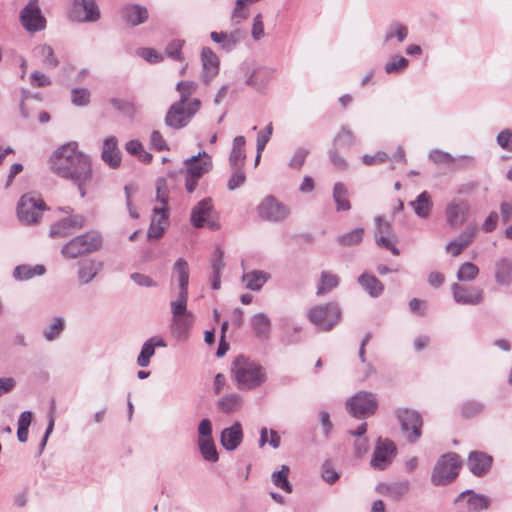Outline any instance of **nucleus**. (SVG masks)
Instances as JSON below:
<instances>
[{"mask_svg":"<svg viewBox=\"0 0 512 512\" xmlns=\"http://www.w3.org/2000/svg\"><path fill=\"white\" fill-rule=\"evenodd\" d=\"M69 163L77 164L82 171L79 174L74 172L76 179L85 173L88 168V156L78 151V144L76 142H68L58 148L50 158L51 169L57 175H71L67 165Z\"/></svg>","mask_w":512,"mask_h":512,"instance_id":"f257e3e1","label":"nucleus"},{"mask_svg":"<svg viewBox=\"0 0 512 512\" xmlns=\"http://www.w3.org/2000/svg\"><path fill=\"white\" fill-rule=\"evenodd\" d=\"M462 461L454 452L442 455L434 466L431 482L435 486H445L451 483L459 474Z\"/></svg>","mask_w":512,"mask_h":512,"instance_id":"f03ea898","label":"nucleus"},{"mask_svg":"<svg viewBox=\"0 0 512 512\" xmlns=\"http://www.w3.org/2000/svg\"><path fill=\"white\" fill-rule=\"evenodd\" d=\"M101 245V236L97 232H88L68 241L62 247L61 254L67 259H74L99 250Z\"/></svg>","mask_w":512,"mask_h":512,"instance_id":"7ed1b4c3","label":"nucleus"},{"mask_svg":"<svg viewBox=\"0 0 512 512\" xmlns=\"http://www.w3.org/2000/svg\"><path fill=\"white\" fill-rule=\"evenodd\" d=\"M231 372L240 390H251L256 386V361L254 359L239 355L232 363Z\"/></svg>","mask_w":512,"mask_h":512,"instance_id":"20e7f679","label":"nucleus"},{"mask_svg":"<svg viewBox=\"0 0 512 512\" xmlns=\"http://www.w3.org/2000/svg\"><path fill=\"white\" fill-rule=\"evenodd\" d=\"M308 319L323 331H330L341 318V309L336 302L316 305L309 309Z\"/></svg>","mask_w":512,"mask_h":512,"instance_id":"39448f33","label":"nucleus"},{"mask_svg":"<svg viewBox=\"0 0 512 512\" xmlns=\"http://www.w3.org/2000/svg\"><path fill=\"white\" fill-rule=\"evenodd\" d=\"M200 107L201 101L199 99H193L187 104L177 101L168 109L165 123L173 129H181L190 122Z\"/></svg>","mask_w":512,"mask_h":512,"instance_id":"423d86ee","label":"nucleus"},{"mask_svg":"<svg viewBox=\"0 0 512 512\" xmlns=\"http://www.w3.org/2000/svg\"><path fill=\"white\" fill-rule=\"evenodd\" d=\"M46 204L40 196L34 193L24 194L17 205L18 219L27 225L38 223Z\"/></svg>","mask_w":512,"mask_h":512,"instance_id":"0eeeda50","label":"nucleus"},{"mask_svg":"<svg viewBox=\"0 0 512 512\" xmlns=\"http://www.w3.org/2000/svg\"><path fill=\"white\" fill-rule=\"evenodd\" d=\"M395 415L401 426V430L410 443L416 442L422 434V417L416 410L408 408H399Z\"/></svg>","mask_w":512,"mask_h":512,"instance_id":"6e6552de","label":"nucleus"},{"mask_svg":"<svg viewBox=\"0 0 512 512\" xmlns=\"http://www.w3.org/2000/svg\"><path fill=\"white\" fill-rule=\"evenodd\" d=\"M377 400L373 393L360 391L346 403L349 412L356 418L362 419L372 415L377 409Z\"/></svg>","mask_w":512,"mask_h":512,"instance_id":"1a4fd4ad","label":"nucleus"},{"mask_svg":"<svg viewBox=\"0 0 512 512\" xmlns=\"http://www.w3.org/2000/svg\"><path fill=\"white\" fill-rule=\"evenodd\" d=\"M258 214L270 222H282L290 214L289 208L274 196H267L258 206Z\"/></svg>","mask_w":512,"mask_h":512,"instance_id":"9d476101","label":"nucleus"},{"mask_svg":"<svg viewBox=\"0 0 512 512\" xmlns=\"http://www.w3.org/2000/svg\"><path fill=\"white\" fill-rule=\"evenodd\" d=\"M451 290L457 304L476 306L484 300V291L479 287L453 283Z\"/></svg>","mask_w":512,"mask_h":512,"instance_id":"9b49d317","label":"nucleus"},{"mask_svg":"<svg viewBox=\"0 0 512 512\" xmlns=\"http://www.w3.org/2000/svg\"><path fill=\"white\" fill-rule=\"evenodd\" d=\"M85 218L82 215H69L51 225L49 235L51 238H65L83 228Z\"/></svg>","mask_w":512,"mask_h":512,"instance_id":"f8f14e48","label":"nucleus"},{"mask_svg":"<svg viewBox=\"0 0 512 512\" xmlns=\"http://www.w3.org/2000/svg\"><path fill=\"white\" fill-rule=\"evenodd\" d=\"M21 23L27 31L36 32L44 29L45 19L38 7V0H30L20 13Z\"/></svg>","mask_w":512,"mask_h":512,"instance_id":"ddd939ff","label":"nucleus"},{"mask_svg":"<svg viewBox=\"0 0 512 512\" xmlns=\"http://www.w3.org/2000/svg\"><path fill=\"white\" fill-rule=\"evenodd\" d=\"M470 205L466 200L453 199L448 202L445 208V217L447 224L452 228L462 226L469 214Z\"/></svg>","mask_w":512,"mask_h":512,"instance_id":"4468645a","label":"nucleus"},{"mask_svg":"<svg viewBox=\"0 0 512 512\" xmlns=\"http://www.w3.org/2000/svg\"><path fill=\"white\" fill-rule=\"evenodd\" d=\"M395 453L396 446L392 441L379 439L370 464L374 469L384 470L391 463Z\"/></svg>","mask_w":512,"mask_h":512,"instance_id":"2eb2a0df","label":"nucleus"},{"mask_svg":"<svg viewBox=\"0 0 512 512\" xmlns=\"http://www.w3.org/2000/svg\"><path fill=\"white\" fill-rule=\"evenodd\" d=\"M184 164L186 166V175L198 179L202 178L203 175L208 173L213 167L211 156L205 151L187 158Z\"/></svg>","mask_w":512,"mask_h":512,"instance_id":"dca6fc26","label":"nucleus"},{"mask_svg":"<svg viewBox=\"0 0 512 512\" xmlns=\"http://www.w3.org/2000/svg\"><path fill=\"white\" fill-rule=\"evenodd\" d=\"M71 17L78 22H95L100 18V11L95 0H74Z\"/></svg>","mask_w":512,"mask_h":512,"instance_id":"f3484780","label":"nucleus"},{"mask_svg":"<svg viewBox=\"0 0 512 512\" xmlns=\"http://www.w3.org/2000/svg\"><path fill=\"white\" fill-rule=\"evenodd\" d=\"M156 202L157 204L153 208L154 217L152 220H156V225L164 226L165 229L167 225L168 191L164 179H159L156 183Z\"/></svg>","mask_w":512,"mask_h":512,"instance_id":"a211bd4d","label":"nucleus"},{"mask_svg":"<svg viewBox=\"0 0 512 512\" xmlns=\"http://www.w3.org/2000/svg\"><path fill=\"white\" fill-rule=\"evenodd\" d=\"M476 232V226L466 228L457 238L447 243L446 251L454 257L459 256L473 242Z\"/></svg>","mask_w":512,"mask_h":512,"instance_id":"6ab92c4d","label":"nucleus"},{"mask_svg":"<svg viewBox=\"0 0 512 512\" xmlns=\"http://www.w3.org/2000/svg\"><path fill=\"white\" fill-rule=\"evenodd\" d=\"M493 458L481 451H472L468 456L467 465L475 476H483L491 468Z\"/></svg>","mask_w":512,"mask_h":512,"instance_id":"aec40b11","label":"nucleus"},{"mask_svg":"<svg viewBox=\"0 0 512 512\" xmlns=\"http://www.w3.org/2000/svg\"><path fill=\"white\" fill-rule=\"evenodd\" d=\"M201 60L203 80L209 83L219 72V58L209 47H204L201 51Z\"/></svg>","mask_w":512,"mask_h":512,"instance_id":"412c9836","label":"nucleus"},{"mask_svg":"<svg viewBox=\"0 0 512 512\" xmlns=\"http://www.w3.org/2000/svg\"><path fill=\"white\" fill-rule=\"evenodd\" d=\"M213 210L211 198L201 200L191 211V223L195 228L203 227L210 219Z\"/></svg>","mask_w":512,"mask_h":512,"instance_id":"4be33fe9","label":"nucleus"},{"mask_svg":"<svg viewBox=\"0 0 512 512\" xmlns=\"http://www.w3.org/2000/svg\"><path fill=\"white\" fill-rule=\"evenodd\" d=\"M243 432L240 423H234L231 427L223 429L220 435V443L228 451L235 450L242 442Z\"/></svg>","mask_w":512,"mask_h":512,"instance_id":"5701e85b","label":"nucleus"},{"mask_svg":"<svg viewBox=\"0 0 512 512\" xmlns=\"http://www.w3.org/2000/svg\"><path fill=\"white\" fill-rule=\"evenodd\" d=\"M101 156L103 161L111 168H116L120 165L121 155L116 137L110 136L104 140Z\"/></svg>","mask_w":512,"mask_h":512,"instance_id":"b1692460","label":"nucleus"},{"mask_svg":"<svg viewBox=\"0 0 512 512\" xmlns=\"http://www.w3.org/2000/svg\"><path fill=\"white\" fill-rule=\"evenodd\" d=\"M67 168H68L69 172H71V175L69 174V175H59V176L62 177V178L69 179V180L73 181L78 186V189L80 191L81 197H84L86 195V191H85L84 186L86 184L90 183L91 180H92V169H91L90 159L88 158V168L84 170L85 173L83 175H81L79 177V179H76V177L74 176V172L76 174H79V172L80 173L82 172L79 169L77 164L69 163V165H67Z\"/></svg>","mask_w":512,"mask_h":512,"instance_id":"393cba45","label":"nucleus"},{"mask_svg":"<svg viewBox=\"0 0 512 512\" xmlns=\"http://www.w3.org/2000/svg\"><path fill=\"white\" fill-rule=\"evenodd\" d=\"M494 277L497 284L509 286L512 283V259L503 257L495 261Z\"/></svg>","mask_w":512,"mask_h":512,"instance_id":"a878e982","label":"nucleus"},{"mask_svg":"<svg viewBox=\"0 0 512 512\" xmlns=\"http://www.w3.org/2000/svg\"><path fill=\"white\" fill-rule=\"evenodd\" d=\"M210 37L215 43L221 44L222 49L231 51L242 39L243 33L240 30H234L231 33L211 32Z\"/></svg>","mask_w":512,"mask_h":512,"instance_id":"bb28decb","label":"nucleus"},{"mask_svg":"<svg viewBox=\"0 0 512 512\" xmlns=\"http://www.w3.org/2000/svg\"><path fill=\"white\" fill-rule=\"evenodd\" d=\"M124 20L131 26H137L147 21L148 10L140 5H126L122 9Z\"/></svg>","mask_w":512,"mask_h":512,"instance_id":"cd10ccee","label":"nucleus"},{"mask_svg":"<svg viewBox=\"0 0 512 512\" xmlns=\"http://www.w3.org/2000/svg\"><path fill=\"white\" fill-rule=\"evenodd\" d=\"M464 496H468V508L473 512H480L482 510L488 509L489 507V498L485 495L477 494L471 489L461 492L455 499V502L460 501Z\"/></svg>","mask_w":512,"mask_h":512,"instance_id":"c85d7f7f","label":"nucleus"},{"mask_svg":"<svg viewBox=\"0 0 512 512\" xmlns=\"http://www.w3.org/2000/svg\"><path fill=\"white\" fill-rule=\"evenodd\" d=\"M156 347H166L165 341L162 338L152 337L143 344L141 352L137 358V364L140 367H147L149 365Z\"/></svg>","mask_w":512,"mask_h":512,"instance_id":"c756f323","label":"nucleus"},{"mask_svg":"<svg viewBox=\"0 0 512 512\" xmlns=\"http://www.w3.org/2000/svg\"><path fill=\"white\" fill-rule=\"evenodd\" d=\"M410 205L419 218L427 219L433 208L431 195L427 191H423L410 202Z\"/></svg>","mask_w":512,"mask_h":512,"instance_id":"7c9ffc66","label":"nucleus"},{"mask_svg":"<svg viewBox=\"0 0 512 512\" xmlns=\"http://www.w3.org/2000/svg\"><path fill=\"white\" fill-rule=\"evenodd\" d=\"M102 263L94 260L81 262L78 269L79 283L84 285L90 283L102 269Z\"/></svg>","mask_w":512,"mask_h":512,"instance_id":"2f4dec72","label":"nucleus"},{"mask_svg":"<svg viewBox=\"0 0 512 512\" xmlns=\"http://www.w3.org/2000/svg\"><path fill=\"white\" fill-rule=\"evenodd\" d=\"M246 159L245 138L236 136L233 139L232 149L229 155L230 167H243Z\"/></svg>","mask_w":512,"mask_h":512,"instance_id":"473e14b6","label":"nucleus"},{"mask_svg":"<svg viewBox=\"0 0 512 512\" xmlns=\"http://www.w3.org/2000/svg\"><path fill=\"white\" fill-rule=\"evenodd\" d=\"M340 283V278L337 274L329 271H322L317 285L316 295L324 296L335 289Z\"/></svg>","mask_w":512,"mask_h":512,"instance_id":"72a5a7b5","label":"nucleus"},{"mask_svg":"<svg viewBox=\"0 0 512 512\" xmlns=\"http://www.w3.org/2000/svg\"><path fill=\"white\" fill-rule=\"evenodd\" d=\"M358 282L363 287V289L373 298L379 297L384 290V285L382 282L375 276L369 275L367 273L360 275Z\"/></svg>","mask_w":512,"mask_h":512,"instance_id":"f704fd0d","label":"nucleus"},{"mask_svg":"<svg viewBox=\"0 0 512 512\" xmlns=\"http://www.w3.org/2000/svg\"><path fill=\"white\" fill-rule=\"evenodd\" d=\"M194 323L193 313L172 317V330L176 333L177 337H185Z\"/></svg>","mask_w":512,"mask_h":512,"instance_id":"c9c22d12","label":"nucleus"},{"mask_svg":"<svg viewBox=\"0 0 512 512\" xmlns=\"http://www.w3.org/2000/svg\"><path fill=\"white\" fill-rule=\"evenodd\" d=\"M45 273V267L37 264L34 266L30 265H18L13 271V277L17 281H26L32 279L35 276H41Z\"/></svg>","mask_w":512,"mask_h":512,"instance_id":"e433bc0d","label":"nucleus"},{"mask_svg":"<svg viewBox=\"0 0 512 512\" xmlns=\"http://www.w3.org/2000/svg\"><path fill=\"white\" fill-rule=\"evenodd\" d=\"M333 199L338 212L348 211L351 209V204L348 199V190L343 183L337 182L334 184Z\"/></svg>","mask_w":512,"mask_h":512,"instance_id":"4c0bfd02","label":"nucleus"},{"mask_svg":"<svg viewBox=\"0 0 512 512\" xmlns=\"http://www.w3.org/2000/svg\"><path fill=\"white\" fill-rule=\"evenodd\" d=\"M173 273L179 282V291H188L189 266L183 258L177 259L173 266Z\"/></svg>","mask_w":512,"mask_h":512,"instance_id":"58836bf2","label":"nucleus"},{"mask_svg":"<svg viewBox=\"0 0 512 512\" xmlns=\"http://www.w3.org/2000/svg\"><path fill=\"white\" fill-rule=\"evenodd\" d=\"M241 406L242 398L236 393L227 394L217 402L218 410L226 414L237 411Z\"/></svg>","mask_w":512,"mask_h":512,"instance_id":"ea45409f","label":"nucleus"},{"mask_svg":"<svg viewBox=\"0 0 512 512\" xmlns=\"http://www.w3.org/2000/svg\"><path fill=\"white\" fill-rule=\"evenodd\" d=\"M410 490V482L406 479L396 481L389 485L383 486L382 492L391 497L393 500H399Z\"/></svg>","mask_w":512,"mask_h":512,"instance_id":"a19ab883","label":"nucleus"},{"mask_svg":"<svg viewBox=\"0 0 512 512\" xmlns=\"http://www.w3.org/2000/svg\"><path fill=\"white\" fill-rule=\"evenodd\" d=\"M197 444L201 453V456L205 461L215 463L219 459V454L213 438L210 439H198Z\"/></svg>","mask_w":512,"mask_h":512,"instance_id":"79ce46f5","label":"nucleus"},{"mask_svg":"<svg viewBox=\"0 0 512 512\" xmlns=\"http://www.w3.org/2000/svg\"><path fill=\"white\" fill-rule=\"evenodd\" d=\"M36 56L42 59L43 65L47 68H56L59 65V60L54 54V50L50 45L42 44L34 49Z\"/></svg>","mask_w":512,"mask_h":512,"instance_id":"37998d69","label":"nucleus"},{"mask_svg":"<svg viewBox=\"0 0 512 512\" xmlns=\"http://www.w3.org/2000/svg\"><path fill=\"white\" fill-rule=\"evenodd\" d=\"M255 2L256 0H236L235 7L231 14V19L236 23L247 19L250 13V8Z\"/></svg>","mask_w":512,"mask_h":512,"instance_id":"c03bdc74","label":"nucleus"},{"mask_svg":"<svg viewBox=\"0 0 512 512\" xmlns=\"http://www.w3.org/2000/svg\"><path fill=\"white\" fill-rule=\"evenodd\" d=\"M479 275V268L472 262L463 263L456 274L457 280L460 282H471Z\"/></svg>","mask_w":512,"mask_h":512,"instance_id":"a18cd8bd","label":"nucleus"},{"mask_svg":"<svg viewBox=\"0 0 512 512\" xmlns=\"http://www.w3.org/2000/svg\"><path fill=\"white\" fill-rule=\"evenodd\" d=\"M289 467L283 465L279 471L272 474L273 484L287 493L292 492V485L288 481Z\"/></svg>","mask_w":512,"mask_h":512,"instance_id":"49530a36","label":"nucleus"},{"mask_svg":"<svg viewBox=\"0 0 512 512\" xmlns=\"http://www.w3.org/2000/svg\"><path fill=\"white\" fill-rule=\"evenodd\" d=\"M32 421V413L27 410L20 414L18 418V429H17V438L19 442L25 443L28 440V432L29 426Z\"/></svg>","mask_w":512,"mask_h":512,"instance_id":"de8ad7c7","label":"nucleus"},{"mask_svg":"<svg viewBox=\"0 0 512 512\" xmlns=\"http://www.w3.org/2000/svg\"><path fill=\"white\" fill-rule=\"evenodd\" d=\"M187 302L188 291H179L177 298L170 303L172 317L191 313L187 310Z\"/></svg>","mask_w":512,"mask_h":512,"instance_id":"09e8293b","label":"nucleus"},{"mask_svg":"<svg viewBox=\"0 0 512 512\" xmlns=\"http://www.w3.org/2000/svg\"><path fill=\"white\" fill-rule=\"evenodd\" d=\"M408 35V29L401 23L395 22L392 23L386 30L385 34V42L390 41L394 37L397 38L399 42H403Z\"/></svg>","mask_w":512,"mask_h":512,"instance_id":"8fccbe9b","label":"nucleus"},{"mask_svg":"<svg viewBox=\"0 0 512 512\" xmlns=\"http://www.w3.org/2000/svg\"><path fill=\"white\" fill-rule=\"evenodd\" d=\"M364 235L363 228H355L348 233H345L338 238V242L343 246H352L359 244Z\"/></svg>","mask_w":512,"mask_h":512,"instance_id":"3c124183","label":"nucleus"},{"mask_svg":"<svg viewBox=\"0 0 512 512\" xmlns=\"http://www.w3.org/2000/svg\"><path fill=\"white\" fill-rule=\"evenodd\" d=\"M231 169L233 172L227 182V188L228 190L233 191L245 183L246 174L243 170V167H231Z\"/></svg>","mask_w":512,"mask_h":512,"instance_id":"603ef678","label":"nucleus"},{"mask_svg":"<svg viewBox=\"0 0 512 512\" xmlns=\"http://www.w3.org/2000/svg\"><path fill=\"white\" fill-rule=\"evenodd\" d=\"M197 84L193 81H181L177 84L176 89L180 93L178 102L187 104L190 96L196 91Z\"/></svg>","mask_w":512,"mask_h":512,"instance_id":"864d4df0","label":"nucleus"},{"mask_svg":"<svg viewBox=\"0 0 512 512\" xmlns=\"http://www.w3.org/2000/svg\"><path fill=\"white\" fill-rule=\"evenodd\" d=\"M64 319L61 317L55 318L52 323L44 330V336L48 341L56 339L64 329Z\"/></svg>","mask_w":512,"mask_h":512,"instance_id":"5fc2aeb1","label":"nucleus"},{"mask_svg":"<svg viewBox=\"0 0 512 512\" xmlns=\"http://www.w3.org/2000/svg\"><path fill=\"white\" fill-rule=\"evenodd\" d=\"M409 61L403 56H395L385 64V72L387 74L398 73L408 66Z\"/></svg>","mask_w":512,"mask_h":512,"instance_id":"6e6d98bb","label":"nucleus"},{"mask_svg":"<svg viewBox=\"0 0 512 512\" xmlns=\"http://www.w3.org/2000/svg\"><path fill=\"white\" fill-rule=\"evenodd\" d=\"M71 101L76 106H86L90 102V92L86 88H75L71 91Z\"/></svg>","mask_w":512,"mask_h":512,"instance_id":"4d7b16f0","label":"nucleus"},{"mask_svg":"<svg viewBox=\"0 0 512 512\" xmlns=\"http://www.w3.org/2000/svg\"><path fill=\"white\" fill-rule=\"evenodd\" d=\"M428 157L436 164H450L455 160L451 154L440 149L431 150Z\"/></svg>","mask_w":512,"mask_h":512,"instance_id":"13d9d810","label":"nucleus"},{"mask_svg":"<svg viewBox=\"0 0 512 512\" xmlns=\"http://www.w3.org/2000/svg\"><path fill=\"white\" fill-rule=\"evenodd\" d=\"M273 132V125L272 123H269L265 129H263L260 133H258V163L261 159V153L265 148V145L268 143V141L271 138Z\"/></svg>","mask_w":512,"mask_h":512,"instance_id":"bf43d9fd","label":"nucleus"},{"mask_svg":"<svg viewBox=\"0 0 512 512\" xmlns=\"http://www.w3.org/2000/svg\"><path fill=\"white\" fill-rule=\"evenodd\" d=\"M323 480L329 484L335 483L339 479L338 472L334 469L330 461H325L321 468Z\"/></svg>","mask_w":512,"mask_h":512,"instance_id":"052dcab7","label":"nucleus"},{"mask_svg":"<svg viewBox=\"0 0 512 512\" xmlns=\"http://www.w3.org/2000/svg\"><path fill=\"white\" fill-rule=\"evenodd\" d=\"M484 410V405L481 402L470 400L464 403L462 413L465 417H473L480 414Z\"/></svg>","mask_w":512,"mask_h":512,"instance_id":"680f3d73","label":"nucleus"},{"mask_svg":"<svg viewBox=\"0 0 512 512\" xmlns=\"http://www.w3.org/2000/svg\"><path fill=\"white\" fill-rule=\"evenodd\" d=\"M270 320L265 314L258 313V340L267 339L270 334Z\"/></svg>","mask_w":512,"mask_h":512,"instance_id":"e2e57ef3","label":"nucleus"},{"mask_svg":"<svg viewBox=\"0 0 512 512\" xmlns=\"http://www.w3.org/2000/svg\"><path fill=\"white\" fill-rule=\"evenodd\" d=\"M376 221V230H375V239H377V236L384 235V236H391L392 238H395V234L393 233L392 226L389 222L384 221L382 217L378 216L375 218Z\"/></svg>","mask_w":512,"mask_h":512,"instance_id":"0e129e2a","label":"nucleus"},{"mask_svg":"<svg viewBox=\"0 0 512 512\" xmlns=\"http://www.w3.org/2000/svg\"><path fill=\"white\" fill-rule=\"evenodd\" d=\"M497 144L504 150L512 152V130L504 129L498 133Z\"/></svg>","mask_w":512,"mask_h":512,"instance_id":"69168bd1","label":"nucleus"},{"mask_svg":"<svg viewBox=\"0 0 512 512\" xmlns=\"http://www.w3.org/2000/svg\"><path fill=\"white\" fill-rule=\"evenodd\" d=\"M334 143L338 147H349L354 143V136L349 129L343 128L335 137Z\"/></svg>","mask_w":512,"mask_h":512,"instance_id":"338daca9","label":"nucleus"},{"mask_svg":"<svg viewBox=\"0 0 512 512\" xmlns=\"http://www.w3.org/2000/svg\"><path fill=\"white\" fill-rule=\"evenodd\" d=\"M183 43L184 42L179 39L171 41L165 49L166 54L173 59L180 60Z\"/></svg>","mask_w":512,"mask_h":512,"instance_id":"774afa93","label":"nucleus"}]
</instances>
